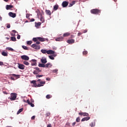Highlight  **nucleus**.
<instances>
[{
  "label": "nucleus",
  "instance_id": "nucleus-10",
  "mask_svg": "<svg viewBox=\"0 0 127 127\" xmlns=\"http://www.w3.org/2000/svg\"><path fill=\"white\" fill-rule=\"evenodd\" d=\"M78 114L79 116H83V117H88L89 116V114L87 113L79 112Z\"/></svg>",
  "mask_w": 127,
  "mask_h": 127
},
{
  "label": "nucleus",
  "instance_id": "nucleus-50",
  "mask_svg": "<svg viewBox=\"0 0 127 127\" xmlns=\"http://www.w3.org/2000/svg\"><path fill=\"white\" fill-rule=\"evenodd\" d=\"M17 39H20V35H18L17 37Z\"/></svg>",
  "mask_w": 127,
  "mask_h": 127
},
{
  "label": "nucleus",
  "instance_id": "nucleus-14",
  "mask_svg": "<svg viewBox=\"0 0 127 127\" xmlns=\"http://www.w3.org/2000/svg\"><path fill=\"white\" fill-rule=\"evenodd\" d=\"M67 42L68 43V44H73V43H75V40L74 39L68 40L67 41Z\"/></svg>",
  "mask_w": 127,
  "mask_h": 127
},
{
  "label": "nucleus",
  "instance_id": "nucleus-20",
  "mask_svg": "<svg viewBox=\"0 0 127 127\" xmlns=\"http://www.w3.org/2000/svg\"><path fill=\"white\" fill-rule=\"evenodd\" d=\"M90 119L89 117H84L81 120V122H85V121H89Z\"/></svg>",
  "mask_w": 127,
  "mask_h": 127
},
{
  "label": "nucleus",
  "instance_id": "nucleus-16",
  "mask_svg": "<svg viewBox=\"0 0 127 127\" xmlns=\"http://www.w3.org/2000/svg\"><path fill=\"white\" fill-rule=\"evenodd\" d=\"M45 12H46V14H47V15H49V16H51V11H50V10L46 9L45 10Z\"/></svg>",
  "mask_w": 127,
  "mask_h": 127
},
{
  "label": "nucleus",
  "instance_id": "nucleus-60",
  "mask_svg": "<svg viewBox=\"0 0 127 127\" xmlns=\"http://www.w3.org/2000/svg\"><path fill=\"white\" fill-rule=\"evenodd\" d=\"M35 119V116H32V120H34Z\"/></svg>",
  "mask_w": 127,
  "mask_h": 127
},
{
  "label": "nucleus",
  "instance_id": "nucleus-24",
  "mask_svg": "<svg viewBox=\"0 0 127 127\" xmlns=\"http://www.w3.org/2000/svg\"><path fill=\"white\" fill-rule=\"evenodd\" d=\"M40 21H41L42 23H43L45 22V20L44 19V17H43V16L40 17Z\"/></svg>",
  "mask_w": 127,
  "mask_h": 127
},
{
  "label": "nucleus",
  "instance_id": "nucleus-38",
  "mask_svg": "<svg viewBox=\"0 0 127 127\" xmlns=\"http://www.w3.org/2000/svg\"><path fill=\"white\" fill-rule=\"evenodd\" d=\"M46 68H48L49 66H50V63H48L46 64H45Z\"/></svg>",
  "mask_w": 127,
  "mask_h": 127
},
{
  "label": "nucleus",
  "instance_id": "nucleus-21",
  "mask_svg": "<svg viewBox=\"0 0 127 127\" xmlns=\"http://www.w3.org/2000/svg\"><path fill=\"white\" fill-rule=\"evenodd\" d=\"M63 39H64L63 37H59V38H56V41H63Z\"/></svg>",
  "mask_w": 127,
  "mask_h": 127
},
{
  "label": "nucleus",
  "instance_id": "nucleus-9",
  "mask_svg": "<svg viewBox=\"0 0 127 127\" xmlns=\"http://www.w3.org/2000/svg\"><path fill=\"white\" fill-rule=\"evenodd\" d=\"M68 4H69V2L64 1L62 3V6L63 7H66V6H68Z\"/></svg>",
  "mask_w": 127,
  "mask_h": 127
},
{
  "label": "nucleus",
  "instance_id": "nucleus-46",
  "mask_svg": "<svg viewBox=\"0 0 127 127\" xmlns=\"http://www.w3.org/2000/svg\"><path fill=\"white\" fill-rule=\"evenodd\" d=\"M3 62H0V66H3Z\"/></svg>",
  "mask_w": 127,
  "mask_h": 127
},
{
  "label": "nucleus",
  "instance_id": "nucleus-11",
  "mask_svg": "<svg viewBox=\"0 0 127 127\" xmlns=\"http://www.w3.org/2000/svg\"><path fill=\"white\" fill-rule=\"evenodd\" d=\"M8 14L9 16H10L11 17H13V18H14V17L16 16V14L13 12H9Z\"/></svg>",
  "mask_w": 127,
  "mask_h": 127
},
{
  "label": "nucleus",
  "instance_id": "nucleus-40",
  "mask_svg": "<svg viewBox=\"0 0 127 127\" xmlns=\"http://www.w3.org/2000/svg\"><path fill=\"white\" fill-rule=\"evenodd\" d=\"M76 122L77 123H79L80 122V117H77L76 119Z\"/></svg>",
  "mask_w": 127,
  "mask_h": 127
},
{
  "label": "nucleus",
  "instance_id": "nucleus-33",
  "mask_svg": "<svg viewBox=\"0 0 127 127\" xmlns=\"http://www.w3.org/2000/svg\"><path fill=\"white\" fill-rule=\"evenodd\" d=\"M1 54L3 56H7V53L5 52H2Z\"/></svg>",
  "mask_w": 127,
  "mask_h": 127
},
{
  "label": "nucleus",
  "instance_id": "nucleus-43",
  "mask_svg": "<svg viewBox=\"0 0 127 127\" xmlns=\"http://www.w3.org/2000/svg\"><path fill=\"white\" fill-rule=\"evenodd\" d=\"M49 116H50V113L49 112H47L46 114V117H49Z\"/></svg>",
  "mask_w": 127,
  "mask_h": 127
},
{
  "label": "nucleus",
  "instance_id": "nucleus-39",
  "mask_svg": "<svg viewBox=\"0 0 127 127\" xmlns=\"http://www.w3.org/2000/svg\"><path fill=\"white\" fill-rule=\"evenodd\" d=\"M88 54V52L87 51H84L83 52V55H87Z\"/></svg>",
  "mask_w": 127,
  "mask_h": 127
},
{
  "label": "nucleus",
  "instance_id": "nucleus-45",
  "mask_svg": "<svg viewBox=\"0 0 127 127\" xmlns=\"http://www.w3.org/2000/svg\"><path fill=\"white\" fill-rule=\"evenodd\" d=\"M8 50H10L11 51H13V49L11 48H7Z\"/></svg>",
  "mask_w": 127,
  "mask_h": 127
},
{
  "label": "nucleus",
  "instance_id": "nucleus-49",
  "mask_svg": "<svg viewBox=\"0 0 127 127\" xmlns=\"http://www.w3.org/2000/svg\"><path fill=\"white\" fill-rule=\"evenodd\" d=\"M10 79H11V80H12L13 81H15V79H14V77H10Z\"/></svg>",
  "mask_w": 127,
  "mask_h": 127
},
{
  "label": "nucleus",
  "instance_id": "nucleus-32",
  "mask_svg": "<svg viewBox=\"0 0 127 127\" xmlns=\"http://www.w3.org/2000/svg\"><path fill=\"white\" fill-rule=\"evenodd\" d=\"M27 45H31L32 44V41H27Z\"/></svg>",
  "mask_w": 127,
  "mask_h": 127
},
{
  "label": "nucleus",
  "instance_id": "nucleus-6",
  "mask_svg": "<svg viewBox=\"0 0 127 127\" xmlns=\"http://www.w3.org/2000/svg\"><path fill=\"white\" fill-rule=\"evenodd\" d=\"M21 58L22 60H25V61H28L29 60V57L26 55L21 56Z\"/></svg>",
  "mask_w": 127,
  "mask_h": 127
},
{
  "label": "nucleus",
  "instance_id": "nucleus-41",
  "mask_svg": "<svg viewBox=\"0 0 127 127\" xmlns=\"http://www.w3.org/2000/svg\"><path fill=\"white\" fill-rule=\"evenodd\" d=\"M57 72H58V69H56L53 70V73H57H57H58Z\"/></svg>",
  "mask_w": 127,
  "mask_h": 127
},
{
  "label": "nucleus",
  "instance_id": "nucleus-2",
  "mask_svg": "<svg viewBox=\"0 0 127 127\" xmlns=\"http://www.w3.org/2000/svg\"><path fill=\"white\" fill-rule=\"evenodd\" d=\"M32 84H33L34 87L35 88H36V87H42V86H44V84H45V81H41L40 83L37 84H36V80H33Z\"/></svg>",
  "mask_w": 127,
  "mask_h": 127
},
{
  "label": "nucleus",
  "instance_id": "nucleus-36",
  "mask_svg": "<svg viewBox=\"0 0 127 127\" xmlns=\"http://www.w3.org/2000/svg\"><path fill=\"white\" fill-rule=\"evenodd\" d=\"M51 98H52V95H50V94H48L46 96V98L47 99H50Z\"/></svg>",
  "mask_w": 127,
  "mask_h": 127
},
{
  "label": "nucleus",
  "instance_id": "nucleus-63",
  "mask_svg": "<svg viewBox=\"0 0 127 127\" xmlns=\"http://www.w3.org/2000/svg\"><path fill=\"white\" fill-rule=\"evenodd\" d=\"M41 79H38L37 80V82H39L40 81H41Z\"/></svg>",
  "mask_w": 127,
  "mask_h": 127
},
{
  "label": "nucleus",
  "instance_id": "nucleus-7",
  "mask_svg": "<svg viewBox=\"0 0 127 127\" xmlns=\"http://www.w3.org/2000/svg\"><path fill=\"white\" fill-rule=\"evenodd\" d=\"M32 48L36 49V50H39V49H40V45H37L36 44H33L32 45Z\"/></svg>",
  "mask_w": 127,
  "mask_h": 127
},
{
  "label": "nucleus",
  "instance_id": "nucleus-22",
  "mask_svg": "<svg viewBox=\"0 0 127 127\" xmlns=\"http://www.w3.org/2000/svg\"><path fill=\"white\" fill-rule=\"evenodd\" d=\"M40 25H41V22H38V23L35 22V26L37 28H38V27H39V26H40Z\"/></svg>",
  "mask_w": 127,
  "mask_h": 127
},
{
  "label": "nucleus",
  "instance_id": "nucleus-28",
  "mask_svg": "<svg viewBox=\"0 0 127 127\" xmlns=\"http://www.w3.org/2000/svg\"><path fill=\"white\" fill-rule=\"evenodd\" d=\"M23 111V108L20 109L17 112V115H19Z\"/></svg>",
  "mask_w": 127,
  "mask_h": 127
},
{
  "label": "nucleus",
  "instance_id": "nucleus-37",
  "mask_svg": "<svg viewBox=\"0 0 127 127\" xmlns=\"http://www.w3.org/2000/svg\"><path fill=\"white\" fill-rule=\"evenodd\" d=\"M22 47L24 50H29L28 48L25 46H22Z\"/></svg>",
  "mask_w": 127,
  "mask_h": 127
},
{
  "label": "nucleus",
  "instance_id": "nucleus-17",
  "mask_svg": "<svg viewBox=\"0 0 127 127\" xmlns=\"http://www.w3.org/2000/svg\"><path fill=\"white\" fill-rule=\"evenodd\" d=\"M41 61L43 64H46V63H47V60L46 59H43V58H42Z\"/></svg>",
  "mask_w": 127,
  "mask_h": 127
},
{
  "label": "nucleus",
  "instance_id": "nucleus-29",
  "mask_svg": "<svg viewBox=\"0 0 127 127\" xmlns=\"http://www.w3.org/2000/svg\"><path fill=\"white\" fill-rule=\"evenodd\" d=\"M26 103H27V104H28V105H30V106H31V107H32V102H30V101H29V99L27 100Z\"/></svg>",
  "mask_w": 127,
  "mask_h": 127
},
{
  "label": "nucleus",
  "instance_id": "nucleus-64",
  "mask_svg": "<svg viewBox=\"0 0 127 127\" xmlns=\"http://www.w3.org/2000/svg\"><path fill=\"white\" fill-rule=\"evenodd\" d=\"M74 35H71V38H73Z\"/></svg>",
  "mask_w": 127,
  "mask_h": 127
},
{
  "label": "nucleus",
  "instance_id": "nucleus-61",
  "mask_svg": "<svg viewBox=\"0 0 127 127\" xmlns=\"http://www.w3.org/2000/svg\"><path fill=\"white\" fill-rule=\"evenodd\" d=\"M4 94H5V95H7V93H6V92H4Z\"/></svg>",
  "mask_w": 127,
  "mask_h": 127
},
{
  "label": "nucleus",
  "instance_id": "nucleus-47",
  "mask_svg": "<svg viewBox=\"0 0 127 127\" xmlns=\"http://www.w3.org/2000/svg\"><path fill=\"white\" fill-rule=\"evenodd\" d=\"M83 34V33L79 32L77 34V36H80V35H82Z\"/></svg>",
  "mask_w": 127,
  "mask_h": 127
},
{
  "label": "nucleus",
  "instance_id": "nucleus-3",
  "mask_svg": "<svg viewBox=\"0 0 127 127\" xmlns=\"http://www.w3.org/2000/svg\"><path fill=\"white\" fill-rule=\"evenodd\" d=\"M90 12L92 14H100L101 13V10L99 9H93L90 10Z\"/></svg>",
  "mask_w": 127,
  "mask_h": 127
},
{
  "label": "nucleus",
  "instance_id": "nucleus-4",
  "mask_svg": "<svg viewBox=\"0 0 127 127\" xmlns=\"http://www.w3.org/2000/svg\"><path fill=\"white\" fill-rule=\"evenodd\" d=\"M36 11L38 16H40V17H41L42 16H43L42 15H44V11H43V10H41L40 12L39 9H37Z\"/></svg>",
  "mask_w": 127,
  "mask_h": 127
},
{
  "label": "nucleus",
  "instance_id": "nucleus-19",
  "mask_svg": "<svg viewBox=\"0 0 127 127\" xmlns=\"http://www.w3.org/2000/svg\"><path fill=\"white\" fill-rule=\"evenodd\" d=\"M12 77H15L16 79H18L20 78V75L19 74H12Z\"/></svg>",
  "mask_w": 127,
  "mask_h": 127
},
{
  "label": "nucleus",
  "instance_id": "nucleus-15",
  "mask_svg": "<svg viewBox=\"0 0 127 127\" xmlns=\"http://www.w3.org/2000/svg\"><path fill=\"white\" fill-rule=\"evenodd\" d=\"M55 51H54L53 50H50L47 51V54H48V55L55 54Z\"/></svg>",
  "mask_w": 127,
  "mask_h": 127
},
{
  "label": "nucleus",
  "instance_id": "nucleus-35",
  "mask_svg": "<svg viewBox=\"0 0 127 127\" xmlns=\"http://www.w3.org/2000/svg\"><path fill=\"white\" fill-rule=\"evenodd\" d=\"M11 40L12 41H16V38L14 37H11Z\"/></svg>",
  "mask_w": 127,
  "mask_h": 127
},
{
  "label": "nucleus",
  "instance_id": "nucleus-18",
  "mask_svg": "<svg viewBox=\"0 0 127 127\" xmlns=\"http://www.w3.org/2000/svg\"><path fill=\"white\" fill-rule=\"evenodd\" d=\"M57 56V55L56 54H54V55L52 56H49V58H50V59L51 60H54V57H56Z\"/></svg>",
  "mask_w": 127,
  "mask_h": 127
},
{
  "label": "nucleus",
  "instance_id": "nucleus-62",
  "mask_svg": "<svg viewBox=\"0 0 127 127\" xmlns=\"http://www.w3.org/2000/svg\"><path fill=\"white\" fill-rule=\"evenodd\" d=\"M4 1H6V2H7L8 1V0H4Z\"/></svg>",
  "mask_w": 127,
  "mask_h": 127
},
{
  "label": "nucleus",
  "instance_id": "nucleus-58",
  "mask_svg": "<svg viewBox=\"0 0 127 127\" xmlns=\"http://www.w3.org/2000/svg\"><path fill=\"white\" fill-rule=\"evenodd\" d=\"M87 30H85L83 32H82V33H86V32H87Z\"/></svg>",
  "mask_w": 127,
  "mask_h": 127
},
{
  "label": "nucleus",
  "instance_id": "nucleus-48",
  "mask_svg": "<svg viewBox=\"0 0 127 127\" xmlns=\"http://www.w3.org/2000/svg\"><path fill=\"white\" fill-rule=\"evenodd\" d=\"M75 3H76V1H72L71 2V4H72V5H74V4H75Z\"/></svg>",
  "mask_w": 127,
  "mask_h": 127
},
{
  "label": "nucleus",
  "instance_id": "nucleus-30",
  "mask_svg": "<svg viewBox=\"0 0 127 127\" xmlns=\"http://www.w3.org/2000/svg\"><path fill=\"white\" fill-rule=\"evenodd\" d=\"M38 66L39 67H42L43 68H45V64H39Z\"/></svg>",
  "mask_w": 127,
  "mask_h": 127
},
{
  "label": "nucleus",
  "instance_id": "nucleus-12",
  "mask_svg": "<svg viewBox=\"0 0 127 127\" xmlns=\"http://www.w3.org/2000/svg\"><path fill=\"white\" fill-rule=\"evenodd\" d=\"M11 8H13V5H6V9L8 10L9 9H11Z\"/></svg>",
  "mask_w": 127,
  "mask_h": 127
},
{
  "label": "nucleus",
  "instance_id": "nucleus-52",
  "mask_svg": "<svg viewBox=\"0 0 127 127\" xmlns=\"http://www.w3.org/2000/svg\"><path fill=\"white\" fill-rule=\"evenodd\" d=\"M11 36H13V37H14V36H15V34L11 33Z\"/></svg>",
  "mask_w": 127,
  "mask_h": 127
},
{
  "label": "nucleus",
  "instance_id": "nucleus-31",
  "mask_svg": "<svg viewBox=\"0 0 127 127\" xmlns=\"http://www.w3.org/2000/svg\"><path fill=\"white\" fill-rule=\"evenodd\" d=\"M41 51L42 53H43V54H46V53L47 54L48 50L42 49V50H41Z\"/></svg>",
  "mask_w": 127,
  "mask_h": 127
},
{
  "label": "nucleus",
  "instance_id": "nucleus-8",
  "mask_svg": "<svg viewBox=\"0 0 127 127\" xmlns=\"http://www.w3.org/2000/svg\"><path fill=\"white\" fill-rule=\"evenodd\" d=\"M35 69L36 70L33 71L34 74H37L38 73H40V72H41V70L38 67H36Z\"/></svg>",
  "mask_w": 127,
  "mask_h": 127
},
{
  "label": "nucleus",
  "instance_id": "nucleus-56",
  "mask_svg": "<svg viewBox=\"0 0 127 127\" xmlns=\"http://www.w3.org/2000/svg\"><path fill=\"white\" fill-rule=\"evenodd\" d=\"M12 32H13V33H16V31H15V30H13Z\"/></svg>",
  "mask_w": 127,
  "mask_h": 127
},
{
  "label": "nucleus",
  "instance_id": "nucleus-44",
  "mask_svg": "<svg viewBox=\"0 0 127 127\" xmlns=\"http://www.w3.org/2000/svg\"><path fill=\"white\" fill-rule=\"evenodd\" d=\"M7 28H10V24H7Z\"/></svg>",
  "mask_w": 127,
  "mask_h": 127
},
{
  "label": "nucleus",
  "instance_id": "nucleus-55",
  "mask_svg": "<svg viewBox=\"0 0 127 127\" xmlns=\"http://www.w3.org/2000/svg\"><path fill=\"white\" fill-rule=\"evenodd\" d=\"M75 125H76V122H73L72 124V126L73 127H74V126H75Z\"/></svg>",
  "mask_w": 127,
  "mask_h": 127
},
{
  "label": "nucleus",
  "instance_id": "nucleus-59",
  "mask_svg": "<svg viewBox=\"0 0 127 127\" xmlns=\"http://www.w3.org/2000/svg\"><path fill=\"white\" fill-rule=\"evenodd\" d=\"M2 20V17L0 16V21H1Z\"/></svg>",
  "mask_w": 127,
  "mask_h": 127
},
{
  "label": "nucleus",
  "instance_id": "nucleus-34",
  "mask_svg": "<svg viewBox=\"0 0 127 127\" xmlns=\"http://www.w3.org/2000/svg\"><path fill=\"white\" fill-rule=\"evenodd\" d=\"M23 64H24V65H29V63H28V62L26 61H24V62H23Z\"/></svg>",
  "mask_w": 127,
  "mask_h": 127
},
{
  "label": "nucleus",
  "instance_id": "nucleus-57",
  "mask_svg": "<svg viewBox=\"0 0 127 127\" xmlns=\"http://www.w3.org/2000/svg\"><path fill=\"white\" fill-rule=\"evenodd\" d=\"M47 127H52L51 124H49V125L47 126Z\"/></svg>",
  "mask_w": 127,
  "mask_h": 127
},
{
  "label": "nucleus",
  "instance_id": "nucleus-25",
  "mask_svg": "<svg viewBox=\"0 0 127 127\" xmlns=\"http://www.w3.org/2000/svg\"><path fill=\"white\" fill-rule=\"evenodd\" d=\"M59 7V5H58V4L55 5V6H54V10H57Z\"/></svg>",
  "mask_w": 127,
  "mask_h": 127
},
{
  "label": "nucleus",
  "instance_id": "nucleus-53",
  "mask_svg": "<svg viewBox=\"0 0 127 127\" xmlns=\"http://www.w3.org/2000/svg\"><path fill=\"white\" fill-rule=\"evenodd\" d=\"M46 80H47V81H50V78H49V77H47V78H46Z\"/></svg>",
  "mask_w": 127,
  "mask_h": 127
},
{
  "label": "nucleus",
  "instance_id": "nucleus-54",
  "mask_svg": "<svg viewBox=\"0 0 127 127\" xmlns=\"http://www.w3.org/2000/svg\"><path fill=\"white\" fill-rule=\"evenodd\" d=\"M26 16L27 18H29V14H27Z\"/></svg>",
  "mask_w": 127,
  "mask_h": 127
},
{
  "label": "nucleus",
  "instance_id": "nucleus-5",
  "mask_svg": "<svg viewBox=\"0 0 127 127\" xmlns=\"http://www.w3.org/2000/svg\"><path fill=\"white\" fill-rule=\"evenodd\" d=\"M10 96V100H11V101H15V100H16V93H11Z\"/></svg>",
  "mask_w": 127,
  "mask_h": 127
},
{
  "label": "nucleus",
  "instance_id": "nucleus-27",
  "mask_svg": "<svg viewBox=\"0 0 127 127\" xmlns=\"http://www.w3.org/2000/svg\"><path fill=\"white\" fill-rule=\"evenodd\" d=\"M96 126V123H95V122H91L90 124V126L91 127H94Z\"/></svg>",
  "mask_w": 127,
  "mask_h": 127
},
{
  "label": "nucleus",
  "instance_id": "nucleus-1",
  "mask_svg": "<svg viewBox=\"0 0 127 127\" xmlns=\"http://www.w3.org/2000/svg\"><path fill=\"white\" fill-rule=\"evenodd\" d=\"M33 41H34V42H36V44L38 45L40 44V42L39 41H41V42H44V41H45V39L44 38L38 37L36 38H33Z\"/></svg>",
  "mask_w": 127,
  "mask_h": 127
},
{
  "label": "nucleus",
  "instance_id": "nucleus-26",
  "mask_svg": "<svg viewBox=\"0 0 127 127\" xmlns=\"http://www.w3.org/2000/svg\"><path fill=\"white\" fill-rule=\"evenodd\" d=\"M70 35V33L66 32L64 34V37H67Z\"/></svg>",
  "mask_w": 127,
  "mask_h": 127
},
{
  "label": "nucleus",
  "instance_id": "nucleus-42",
  "mask_svg": "<svg viewBox=\"0 0 127 127\" xmlns=\"http://www.w3.org/2000/svg\"><path fill=\"white\" fill-rule=\"evenodd\" d=\"M40 77H43V75H36V78L37 79H38V78H40Z\"/></svg>",
  "mask_w": 127,
  "mask_h": 127
},
{
  "label": "nucleus",
  "instance_id": "nucleus-23",
  "mask_svg": "<svg viewBox=\"0 0 127 127\" xmlns=\"http://www.w3.org/2000/svg\"><path fill=\"white\" fill-rule=\"evenodd\" d=\"M32 65L33 66V65H35V66H36L37 65V63H36L37 62V61L36 60H32Z\"/></svg>",
  "mask_w": 127,
  "mask_h": 127
},
{
  "label": "nucleus",
  "instance_id": "nucleus-13",
  "mask_svg": "<svg viewBox=\"0 0 127 127\" xmlns=\"http://www.w3.org/2000/svg\"><path fill=\"white\" fill-rule=\"evenodd\" d=\"M25 67V66H24V65H23L22 64H18V68L19 69H21V70H23V69H24Z\"/></svg>",
  "mask_w": 127,
  "mask_h": 127
},
{
  "label": "nucleus",
  "instance_id": "nucleus-51",
  "mask_svg": "<svg viewBox=\"0 0 127 127\" xmlns=\"http://www.w3.org/2000/svg\"><path fill=\"white\" fill-rule=\"evenodd\" d=\"M73 5H72V3H70L69 5H68L69 7H70L71 6H73Z\"/></svg>",
  "mask_w": 127,
  "mask_h": 127
}]
</instances>
